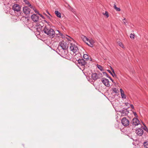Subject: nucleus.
I'll list each match as a JSON object with an SVG mask.
<instances>
[{"label":"nucleus","mask_w":148,"mask_h":148,"mask_svg":"<svg viewBox=\"0 0 148 148\" xmlns=\"http://www.w3.org/2000/svg\"><path fill=\"white\" fill-rule=\"evenodd\" d=\"M97 77H98V79L100 77H102L103 76L102 74V73H99L97 74Z\"/></svg>","instance_id":"obj_25"},{"label":"nucleus","mask_w":148,"mask_h":148,"mask_svg":"<svg viewBox=\"0 0 148 148\" xmlns=\"http://www.w3.org/2000/svg\"><path fill=\"white\" fill-rule=\"evenodd\" d=\"M144 132L143 127L140 128L136 130V133L139 136H141Z\"/></svg>","instance_id":"obj_8"},{"label":"nucleus","mask_w":148,"mask_h":148,"mask_svg":"<svg viewBox=\"0 0 148 148\" xmlns=\"http://www.w3.org/2000/svg\"><path fill=\"white\" fill-rule=\"evenodd\" d=\"M108 71L111 75L113 77H114L115 76L114 75V73L113 74L111 71L109 70H108Z\"/></svg>","instance_id":"obj_29"},{"label":"nucleus","mask_w":148,"mask_h":148,"mask_svg":"<svg viewBox=\"0 0 148 148\" xmlns=\"http://www.w3.org/2000/svg\"><path fill=\"white\" fill-rule=\"evenodd\" d=\"M114 9L117 11H120L121 10V9L120 8H118L116 6L115 4H114Z\"/></svg>","instance_id":"obj_20"},{"label":"nucleus","mask_w":148,"mask_h":148,"mask_svg":"<svg viewBox=\"0 0 148 148\" xmlns=\"http://www.w3.org/2000/svg\"><path fill=\"white\" fill-rule=\"evenodd\" d=\"M130 124H132L133 126H135L140 124V122L137 119L134 118L131 121Z\"/></svg>","instance_id":"obj_6"},{"label":"nucleus","mask_w":148,"mask_h":148,"mask_svg":"<svg viewBox=\"0 0 148 148\" xmlns=\"http://www.w3.org/2000/svg\"><path fill=\"white\" fill-rule=\"evenodd\" d=\"M130 37L131 38L134 39V35L132 34H131L130 35Z\"/></svg>","instance_id":"obj_28"},{"label":"nucleus","mask_w":148,"mask_h":148,"mask_svg":"<svg viewBox=\"0 0 148 148\" xmlns=\"http://www.w3.org/2000/svg\"><path fill=\"white\" fill-rule=\"evenodd\" d=\"M144 145L145 148H148V143L147 142H144Z\"/></svg>","instance_id":"obj_24"},{"label":"nucleus","mask_w":148,"mask_h":148,"mask_svg":"<svg viewBox=\"0 0 148 148\" xmlns=\"http://www.w3.org/2000/svg\"><path fill=\"white\" fill-rule=\"evenodd\" d=\"M123 22L124 23L125 25H127V21H126V19L124 18L123 20Z\"/></svg>","instance_id":"obj_26"},{"label":"nucleus","mask_w":148,"mask_h":148,"mask_svg":"<svg viewBox=\"0 0 148 148\" xmlns=\"http://www.w3.org/2000/svg\"><path fill=\"white\" fill-rule=\"evenodd\" d=\"M43 30L45 33L51 38H53L55 36V33L54 30L49 26H45Z\"/></svg>","instance_id":"obj_1"},{"label":"nucleus","mask_w":148,"mask_h":148,"mask_svg":"<svg viewBox=\"0 0 148 148\" xmlns=\"http://www.w3.org/2000/svg\"><path fill=\"white\" fill-rule=\"evenodd\" d=\"M33 9V10L34 11V10H36L34 8H32Z\"/></svg>","instance_id":"obj_44"},{"label":"nucleus","mask_w":148,"mask_h":148,"mask_svg":"<svg viewBox=\"0 0 148 148\" xmlns=\"http://www.w3.org/2000/svg\"><path fill=\"white\" fill-rule=\"evenodd\" d=\"M23 1L25 3V4L28 6L30 7V8H32L33 6L31 5L28 1L27 0H23Z\"/></svg>","instance_id":"obj_17"},{"label":"nucleus","mask_w":148,"mask_h":148,"mask_svg":"<svg viewBox=\"0 0 148 148\" xmlns=\"http://www.w3.org/2000/svg\"><path fill=\"white\" fill-rule=\"evenodd\" d=\"M12 9L15 11L19 12L21 10V7L18 4H14L12 7Z\"/></svg>","instance_id":"obj_10"},{"label":"nucleus","mask_w":148,"mask_h":148,"mask_svg":"<svg viewBox=\"0 0 148 148\" xmlns=\"http://www.w3.org/2000/svg\"><path fill=\"white\" fill-rule=\"evenodd\" d=\"M120 91L121 93V96L122 98L123 99H126V95L124 94V92L123 91L122 89L121 88L120 89Z\"/></svg>","instance_id":"obj_16"},{"label":"nucleus","mask_w":148,"mask_h":148,"mask_svg":"<svg viewBox=\"0 0 148 148\" xmlns=\"http://www.w3.org/2000/svg\"><path fill=\"white\" fill-rule=\"evenodd\" d=\"M70 49L71 51L74 53L76 54L79 52V49L77 47L75 44H71L70 46Z\"/></svg>","instance_id":"obj_2"},{"label":"nucleus","mask_w":148,"mask_h":148,"mask_svg":"<svg viewBox=\"0 0 148 148\" xmlns=\"http://www.w3.org/2000/svg\"><path fill=\"white\" fill-rule=\"evenodd\" d=\"M118 43V45L121 47H123V44L122 43V42H117Z\"/></svg>","instance_id":"obj_23"},{"label":"nucleus","mask_w":148,"mask_h":148,"mask_svg":"<svg viewBox=\"0 0 148 148\" xmlns=\"http://www.w3.org/2000/svg\"><path fill=\"white\" fill-rule=\"evenodd\" d=\"M129 104L128 103H125V104L126 105V106H127L128 105V104Z\"/></svg>","instance_id":"obj_41"},{"label":"nucleus","mask_w":148,"mask_h":148,"mask_svg":"<svg viewBox=\"0 0 148 148\" xmlns=\"http://www.w3.org/2000/svg\"><path fill=\"white\" fill-rule=\"evenodd\" d=\"M55 13L58 17L59 18L61 17V14L58 11H55Z\"/></svg>","instance_id":"obj_19"},{"label":"nucleus","mask_w":148,"mask_h":148,"mask_svg":"<svg viewBox=\"0 0 148 148\" xmlns=\"http://www.w3.org/2000/svg\"><path fill=\"white\" fill-rule=\"evenodd\" d=\"M103 74L104 75L108 77H110L106 72H103Z\"/></svg>","instance_id":"obj_33"},{"label":"nucleus","mask_w":148,"mask_h":148,"mask_svg":"<svg viewBox=\"0 0 148 148\" xmlns=\"http://www.w3.org/2000/svg\"><path fill=\"white\" fill-rule=\"evenodd\" d=\"M97 68L101 71H102L103 70V68L101 65H99L98 64H97Z\"/></svg>","instance_id":"obj_22"},{"label":"nucleus","mask_w":148,"mask_h":148,"mask_svg":"<svg viewBox=\"0 0 148 148\" xmlns=\"http://www.w3.org/2000/svg\"><path fill=\"white\" fill-rule=\"evenodd\" d=\"M101 82L106 86L109 87L110 86L109 82L108 79L105 78H103L101 79Z\"/></svg>","instance_id":"obj_9"},{"label":"nucleus","mask_w":148,"mask_h":148,"mask_svg":"<svg viewBox=\"0 0 148 148\" xmlns=\"http://www.w3.org/2000/svg\"><path fill=\"white\" fill-rule=\"evenodd\" d=\"M47 13L48 14H49V15L51 16V15L49 13V12H48V11H47Z\"/></svg>","instance_id":"obj_42"},{"label":"nucleus","mask_w":148,"mask_h":148,"mask_svg":"<svg viewBox=\"0 0 148 148\" xmlns=\"http://www.w3.org/2000/svg\"><path fill=\"white\" fill-rule=\"evenodd\" d=\"M121 113L122 115L125 116L127 115L129 113V111L127 109H124L123 110L121 111Z\"/></svg>","instance_id":"obj_14"},{"label":"nucleus","mask_w":148,"mask_h":148,"mask_svg":"<svg viewBox=\"0 0 148 148\" xmlns=\"http://www.w3.org/2000/svg\"><path fill=\"white\" fill-rule=\"evenodd\" d=\"M112 90H113V91L115 93H116L117 92V90L116 88H114L113 89H112Z\"/></svg>","instance_id":"obj_31"},{"label":"nucleus","mask_w":148,"mask_h":148,"mask_svg":"<svg viewBox=\"0 0 148 148\" xmlns=\"http://www.w3.org/2000/svg\"><path fill=\"white\" fill-rule=\"evenodd\" d=\"M57 31L59 32L60 35L61 36L62 38H64V35L62 33H60L59 30H57Z\"/></svg>","instance_id":"obj_27"},{"label":"nucleus","mask_w":148,"mask_h":148,"mask_svg":"<svg viewBox=\"0 0 148 148\" xmlns=\"http://www.w3.org/2000/svg\"><path fill=\"white\" fill-rule=\"evenodd\" d=\"M78 63L79 65L82 67H84L87 63V62L86 60H84L83 59H79L77 60Z\"/></svg>","instance_id":"obj_7"},{"label":"nucleus","mask_w":148,"mask_h":148,"mask_svg":"<svg viewBox=\"0 0 148 148\" xmlns=\"http://www.w3.org/2000/svg\"><path fill=\"white\" fill-rule=\"evenodd\" d=\"M121 123L124 126H128L130 124L129 120L126 117H124L121 119Z\"/></svg>","instance_id":"obj_4"},{"label":"nucleus","mask_w":148,"mask_h":148,"mask_svg":"<svg viewBox=\"0 0 148 148\" xmlns=\"http://www.w3.org/2000/svg\"><path fill=\"white\" fill-rule=\"evenodd\" d=\"M92 78L94 80H96L98 79V77H97V73H93L91 75Z\"/></svg>","instance_id":"obj_15"},{"label":"nucleus","mask_w":148,"mask_h":148,"mask_svg":"<svg viewBox=\"0 0 148 148\" xmlns=\"http://www.w3.org/2000/svg\"><path fill=\"white\" fill-rule=\"evenodd\" d=\"M68 42L65 41H62L59 43L60 46L63 49H66L68 47L67 43Z\"/></svg>","instance_id":"obj_3"},{"label":"nucleus","mask_w":148,"mask_h":148,"mask_svg":"<svg viewBox=\"0 0 148 148\" xmlns=\"http://www.w3.org/2000/svg\"><path fill=\"white\" fill-rule=\"evenodd\" d=\"M56 35L58 37H60L59 36H58V34H56Z\"/></svg>","instance_id":"obj_45"},{"label":"nucleus","mask_w":148,"mask_h":148,"mask_svg":"<svg viewBox=\"0 0 148 148\" xmlns=\"http://www.w3.org/2000/svg\"><path fill=\"white\" fill-rule=\"evenodd\" d=\"M144 125L145 126V128H143V130L144 129L145 130L147 131V132H148V129L147 128V127L145 125Z\"/></svg>","instance_id":"obj_34"},{"label":"nucleus","mask_w":148,"mask_h":148,"mask_svg":"<svg viewBox=\"0 0 148 148\" xmlns=\"http://www.w3.org/2000/svg\"><path fill=\"white\" fill-rule=\"evenodd\" d=\"M31 18L34 22L37 23L39 21V17L36 14H33L31 16Z\"/></svg>","instance_id":"obj_5"},{"label":"nucleus","mask_w":148,"mask_h":148,"mask_svg":"<svg viewBox=\"0 0 148 148\" xmlns=\"http://www.w3.org/2000/svg\"><path fill=\"white\" fill-rule=\"evenodd\" d=\"M43 14L45 15L46 16H47V18L49 19H50V17L49 16H48L47 14H46L45 13H43Z\"/></svg>","instance_id":"obj_36"},{"label":"nucleus","mask_w":148,"mask_h":148,"mask_svg":"<svg viewBox=\"0 0 148 148\" xmlns=\"http://www.w3.org/2000/svg\"><path fill=\"white\" fill-rule=\"evenodd\" d=\"M104 14L107 17H108L109 16L108 13L107 11L105 12V13Z\"/></svg>","instance_id":"obj_30"},{"label":"nucleus","mask_w":148,"mask_h":148,"mask_svg":"<svg viewBox=\"0 0 148 148\" xmlns=\"http://www.w3.org/2000/svg\"><path fill=\"white\" fill-rule=\"evenodd\" d=\"M108 78H109L113 82V80L112 79V78L110 77H108Z\"/></svg>","instance_id":"obj_39"},{"label":"nucleus","mask_w":148,"mask_h":148,"mask_svg":"<svg viewBox=\"0 0 148 148\" xmlns=\"http://www.w3.org/2000/svg\"><path fill=\"white\" fill-rule=\"evenodd\" d=\"M71 11L73 12L74 13V12H75V10L74 9H73V8H71Z\"/></svg>","instance_id":"obj_38"},{"label":"nucleus","mask_w":148,"mask_h":148,"mask_svg":"<svg viewBox=\"0 0 148 148\" xmlns=\"http://www.w3.org/2000/svg\"><path fill=\"white\" fill-rule=\"evenodd\" d=\"M34 12L38 14H39V12L36 10V9L34 10Z\"/></svg>","instance_id":"obj_37"},{"label":"nucleus","mask_w":148,"mask_h":148,"mask_svg":"<svg viewBox=\"0 0 148 148\" xmlns=\"http://www.w3.org/2000/svg\"><path fill=\"white\" fill-rule=\"evenodd\" d=\"M134 115H135V116H136V113L135 112H134Z\"/></svg>","instance_id":"obj_43"},{"label":"nucleus","mask_w":148,"mask_h":148,"mask_svg":"<svg viewBox=\"0 0 148 148\" xmlns=\"http://www.w3.org/2000/svg\"><path fill=\"white\" fill-rule=\"evenodd\" d=\"M130 106L131 108L132 109H133L134 108V107L133 105L132 104L130 105Z\"/></svg>","instance_id":"obj_40"},{"label":"nucleus","mask_w":148,"mask_h":148,"mask_svg":"<svg viewBox=\"0 0 148 148\" xmlns=\"http://www.w3.org/2000/svg\"><path fill=\"white\" fill-rule=\"evenodd\" d=\"M61 56L64 58H66L68 54V51L66 49H62L61 52Z\"/></svg>","instance_id":"obj_12"},{"label":"nucleus","mask_w":148,"mask_h":148,"mask_svg":"<svg viewBox=\"0 0 148 148\" xmlns=\"http://www.w3.org/2000/svg\"><path fill=\"white\" fill-rule=\"evenodd\" d=\"M111 70H112V72L113 73H114V75L116 77V74H115V73H114V70L111 67Z\"/></svg>","instance_id":"obj_32"},{"label":"nucleus","mask_w":148,"mask_h":148,"mask_svg":"<svg viewBox=\"0 0 148 148\" xmlns=\"http://www.w3.org/2000/svg\"><path fill=\"white\" fill-rule=\"evenodd\" d=\"M23 11L25 14H29L30 10L26 6L23 8Z\"/></svg>","instance_id":"obj_11"},{"label":"nucleus","mask_w":148,"mask_h":148,"mask_svg":"<svg viewBox=\"0 0 148 148\" xmlns=\"http://www.w3.org/2000/svg\"><path fill=\"white\" fill-rule=\"evenodd\" d=\"M89 56L87 54H84L83 55V57L84 58V59H85L86 60V61L87 59L88 60L90 59V58H89ZM90 61L92 60V59L91 58H90Z\"/></svg>","instance_id":"obj_18"},{"label":"nucleus","mask_w":148,"mask_h":148,"mask_svg":"<svg viewBox=\"0 0 148 148\" xmlns=\"http://www.w3.org/2000/svg\"><path fill=\"white\" fill-rule=\"evenodd\" d=\"M38 14L40 15L42 18L45 19V18L44 17V16L41 14L39 13V14Z\"/></svg>","instance_id":"obj_35"},{"label":"nucleus","mask_w":148,"mask_h":148,"mask_svg":"<svg viewBox=\"0 0 148 148\" xmlns=\"http://www.w3.org/2000/svg\"><path fill=\"white\" fill-rule=\"evenodd\" d=\"M89 43L86 42V43L89 46L91 47H93V44L94 43V41L93 40L91 39L90 40L89 39L88 41Z\"/></svg>","instance_id":"obj_13"},{"label":"nucleus","mask_w":148,"mask_h":148,"mask_svg":"<svg viewBox=\"0 0 148 148\" xmlns=\"http://www.w3.org/2000/svg\"><path fill=\"white\" fill-rule=\"evenodd\" d=\"M82 38L83 40L85 42L86 41H88V40H89V39L88 38L84 36H83Z\"/></svg>","instance_id":"obj_21"}]
</instances>
